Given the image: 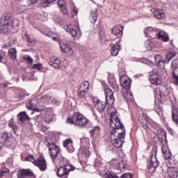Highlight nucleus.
<instances>
[{
	"label": "nucleus",
	"mask_w": 178,
	"mask_h": 178,
	"mask_svg": "<svg viewBox=\"0 0 178 178\" xmlns=\"http://www.w3.org/2000/svg\"><path fill=\"white\" fill-rule=\"evenodd\" d=\"M162 154L165 159H169L170 158H172V152L170 149H167L166 146H163L162 147Z\"/></svg>",
	"instance_id": "bb28decb"
},
{
	"label": "nucleus",
	"mask_w": 178,
	"mask_h": 178,
	"mask_svg": "<svg viewBox=\"0 0 178 178\" xmlns=\"http://www.w3.org/2000/svg\"><path fill=\"white\" fill-rule=\"evenodd\" d=\"M62 13H63V15H67V8H66V6L65 7H61V8H60Z\"/></svg>",
	"instance_id": "13d9d810"
},
{
	"label": "nucleus",
	"mask_w": 178,
	"mask_h": 178,
	"mask_svg": "<svg viewBox=\"0 0 178 178\" xmlns=\"http://www.w3.org/2000/svg\"><path fill=\"white\" fill-rule=\"evenodd\" d=\"M119 163V161H118V159H113L110 162H109V165L114 168H118V165Z\"/></svg>",
	"instance_id": "ea45409f"
},
{
	"label": "nucleus",
	"mask_w": 178,
	"mask_h": 178,
	"mask_svg": "<svg viewBox=\"0 0 178 178\" xmlns=\"http://www.w3.org/2000/svg\"><path fill=\"white\" fill-rule=\"evenodd\" d=\"M140 123H141L142 127L145 130H146V129H148L149 124H148V121H147V119L145 118L143 121H140Z\"/></svg>",
	"instance_id": "09e8293b"
},
{
	"label": "nucleus",
	"mask_w": 178,
	"mask_h": 178,
	"mask_svg": "<svg viewBox=\"0 0 178 178\" xmlns=\"http://www.w3.org/2000/svg\"><path fill=\"white\" fill-rule=\"evenodd\" d=\"M9 172V169L7 168H3L2 170L0 171V178H5V176H6V173Z\"/></svg>",
	"instance_id": "37998d69"
},
{
	"label": "nucleus",
	"mask_w": 178,
	"mask_h": 178,
	"mask_svg": "<svg viewBox=\"0 0 178 178\" xmlns=\"http://www.w3.org/2000/svg\"><path fill=\"white\" fill-rule=\"evenodd\" d=\"M18 178H35V175L30 169H22L18 172Z\"/></svg>",
	"instance_id": "4468645a"
},
{
	"label": "nucleus",
	"mask_w": 178,
	"mask_h": 178,
	"mask_svg": "<svg viewBox=\"0 0 178 178\" xmlns=\"http://www.w3.org/2000/svg\"><path fill=\"white\" fill-rule=\"evenodd\" d=\"M18 118V124H24L26 122H29L30 120V117L27 115L26 111H22L17 115Z\"/></svg>",
	"instance_id": "a211bd4d"
},
{
	"label": "nucleus",
	"mask_w": 178,
	"mask_h": 178,
	"mask_svg": "<svg viewBox=\"0 0 178 178\" xmlns=\"http://www.w3.org/2000/svg\"><path fill=\"white\" fill-rule=\"evenodd\" d=\"M105 95L106 104L108 105H113V102H115V97H113V91H112V89L106 88L105 89Z\"/></svg>",
	"instance_id": "dca6fc26"
},
{
	"label": "nucleus",
	"mask_w": 178,
	"mask_h": 178,
	"mask_svg": "<svg viewBox=\"0 0 178 178\" xmlns=\"http://www.w3.org/2000/svg\"><path fill=\"white\" fill-rule=\"evenodd\" d=\"M66 123L74 126H81L83 127L88 123V119L79 113H75L72 117L66 120Z\"/></svg>",
	"instance_id": "20e7f679"
},
{
	"label": "nucleus",
	"mask_w": 178,
	"mask_h": 178,
	"mask_svg": "<svg viewBox=\"0 0 178 178\" xmlns=\"http://www.w3.org/2000/svg\"><path fill=\"white\" fill-rule=\"evenodd\" d=\"M108 82L112 88H113L115 91H118V88H119V85H118L116 79L113 76H108Z\"/></svg>",
	"instance_id": "b1692460"
},
{
	"label": "nucleus",
	"mask_w": 178,
	"mask_h": 178,
	"mask_svg": "<svg viewBox=\"0 0 178 178\" xmlns=\"http://www.w3.org/2000/svg\"><path fill=\"white\" fill-rule=\"evenodd\" d=\"M171 69L172 71H176L178 69V58L175 59L171 63Z\"/></svg>",
	"instance_id": "58836bf2"
},
{
	"label": "nucleus",
	"mask_w": 178,
	"mask_h": 178,
	"mask_svg": "<svg viewBox=\"0 0 178 178\" xmlns=\"http://www.w3.org/2000/svg\"><path fill=\"white\" fill-rule=\"evenodd\" d=\"M120 41H118L116 42L115 44H114L111 51V54L112 56H118L119 54V51H120Z\"/></svg>",
	"instance_id": "5701e85b"
},
{
	"label": "nucleus",
	"mask_w": 178,
	"mask_h": 178,
	"mask_svg": "<svg viewBox=\"0 0 178 178\" xmlns=\"http://www.w3.org/2000/svg\"><path fill=\"white\" fill-rule=\"evenodd\" d=\"M26 106L27 109H29L30 111H34L35 108L38 106V101H37L36 97H34L33 99L30 100L26 104Z\"/></svg>",
	"instance_id": "aec40b11"
},
{
	"label": "nucleus",
	"mask_w": 178,
	"mask_h": 178,
	"mask_svg": "<svg viewBox=\"0 0 178 178\" xmlns=\"http://www.w3.org/2000/svg\"><path fill=\"white\" fill-rule=\"evenodd\" d=\"M8 56L13 60H15L17 58V51L15 48H12L8 50Z\"/></svg>",
	"instance_id": "c85d7f7f"
},
{
	"label": "nucleus",
	"mask_w": 178,
	"mask_h": 178,
	"mask_svg": "<svg viewBox=\"0 0 178 178\" xmlns=\"http://www.w3.org/2000/svg\"><path fill=\"white\" fill-rule=\"evenodd\" d=\"M154 60L157 65H159L160 63H163V58H162V56H161V55L155 56Z\"/></svg>",
	"instance_id": "a19ab883"
},
{
	"label": "nucleus",
	"mask_w": 178,
	"mask_h": 178,
	"mask_svg": "<svg viewBox=\"0 0 178 178\" xmlns=\"http://www.w3.org/2000/svg\"><path fill=\"white\" fill-rule=\"evenodd\" d=\"M145 47L148 51H151L154 48V42L151 40H147L145 42Z\"/></svg>",
	"instance_id": "72a5a7b5"
},
{
	"label": "nucleus",
	"mask_w": 178,
	"mask_h": 178,
	"mask_svg": "<svg viewBox=\"0 0 178 178\" xmlns=\"http://www.w3.org/2000/svg\"><path fill=\"white\" fill-rule=\"evenodd\" d=\"M17 19H13L12 17H10V15L8 14H4L1 18L0 24V29L1 33L3 34H6V33H9L10 30L9 29V27H15V26H17Z\"/></svg>",
	"instance_id": "7ed1b4c3"
},
{
	"label": "nucleus",
	"mask_w": 178,
	"mask_h": 178,
	"mask_svg": "<svg viewBox=\"0 0 178 178\" xmlns=\"http://www.w3.org/2000/svg\"><path fill=\"white\" fill-rule=\"evenodd\" d=\"M123 30V27L122 26H115L113 29H112V34H113L114 35H122V31Z\"/></svg>",
	"instance_id": "7c9ffc66"
},
{
	"label": "nucleus",
	"mask_w": 178,
	"mask_h": 178,
	"mask_svg": "<svg viewBox=\"0 0 178 178\" xmlns=\"http://www.w3.org/2000/svg\"><path fill=\"white\" fill-rule=\"evenodd\" d=\"M63 54H65V55H66L67 56H73L74 51H73V49L70 46L67 48Z\"/></svg>",
	"instance_id": "e433bc0d"
},
{
	"label": "nucleus",
	"mask_w": 178,
	"mask_h": 178,
	"mask_svg": "<svg viewBox=\"0 0 178 178\" xmlns=\"http://www.w3.org/2000/svg\"><path fill=\"white\" fill-rule=\"evenodd\" d=\"M32 69H36V70H38L39 72H42V63L34 64L32 66Z\"/></svg>",
	"instance_id": "a18cd8bd"
},
{
	"label": "nucleus",
	"mask_w": 178,
	"mask_h": 178,
	"mask_svg": "<svg viewBox=\"0 0 178 178\" xmlns=\"http://www.w3.org/2000/svg\"><path fill=\"white\" fill-rule=\"evenodd\" d=\"M70 47V45L67 44H60V48L62 51L63 53H64L67 49V48H69Z\"/></svg>",
	"instance_id": "8fccbe9b"
},
{
	"label": "nucleus",
	"mask_w": 178,
	"mask_h": 178,
	"mask_svg": "<svg viewBox=\"0 0 178 178\" xmlns=\"http://www.w3.org/2000/svg\"><path fill=\"white\" fill-rule=\"evenodd\" d=\"M0 144L1 145H6L7 148H12V147H13V138H12V134L7 131L3 132L0 138Z\"/></svg>",
	"instance_id": "6e6552de"
},
{
	"label": "nucleus",
	"mask_w": 178,
	"mask_h": 178,
	"mask_svg": "<svg viewBox=\"0 0 178 178\" xmlns=\"http://www.w3.org/2000/svg\"><path fill=\"white\" fill-rule=\"evenodd\" d=\"M29 5H33V3H35L38 0H29Z\"/></svg>",
	"instance_id": "0e129e2a"
},
{
	"label": "nucleus",
	"mask_w": 178,
	"mask_h": 178,
	"mask_svg": "<svg viewBox=\"0 0 178 178\" xmlns=\"http://www.w3.org/2000/svg\"><path fill=\"white\" fill-rule=\"evenodd\" d=\"M44 122L46 123H50V122H52V117L51 116H47L45 120H44Z\"/></svg>",
	"instance_id": "bf43d9fd"
},
{
	"label": "nucleus",
	"mask_w": 178,
	"mask_h": 178,
	"mask_svg": "<svg viewBox=\"0 0 178 178\" xmlns=\"http://www.w3.org/2000/svg\"><path fill=\"white\" fill-rule=\"evenodd\" d=\"M49 65L55 69H58L60 66V60L59 58H51Z\"/></svg>",
	"instance_id": "a878e982"
},
{
	"label": "nucleus",
	"mask_w": 178,
	"mask_h": 178,
	"mask_svg": "<svg viewBox=\"0 0 178 178\" xmlns=\"http://www.w3.org/2000/svg\"><path fill=\"white\" fill-rule=\"evenodd\" d=\"M149 81L152 84H154V86H159L162 83V79H161V76H159V74H158V70L153 69L152 72L149 73Z\"/></svg>",
	"instance_id": "9d476101"
},
{
	"label": "nucleus",
	"mask_w": 178,
	"mask_h": 178,
	"mask_svg": "<svg viewBox=\"0 0 178 178\" xmlns=\"http://www.w3.org/2000/svg\"><path fill=\"white\" fill-rule=\"evenodd\" d=\"M10 47H12V44H10V42H7V43L3 44L4 48H9Z\"/></svg>",
	"instance_id": "680f3d73"
},
{
	"label": "nucleus",
	"mask_w": 178,
	"mask_h": 178,
	"mask_svg": "<svg viewBox=\"0 0 178 178\" xmlns=\"http://www.w3.org/2000/svg\"><path fill=\"white\" fill-rule=\"evenodd\" d=\"M40 116H41V114L36 115L35 117V120H37V119H38V118H40Z\"/></svg>",
	"instance_id": "774afa93"
},
{
	"label": "nucleus",
	"mask_w": 178,
	"mask_h": 178,
	"mask_svg": "<svg viewBox=\"0 0 178 178\" xmlns=\"http://www.w3.org/2000/svg\"><path fill=\"white\" fill-rule=\"evenodd\" d=\"M90 90V82L85 81L82 82L77 91V95L81 99H85L87 101V97H88V93L87 92Z\"/></svg>",
	"instance_id": "423d86ee"
},
{
	"label": "nucleus",
	"mask_w": 178,
	"mask_h": 178,
	"mask_svg": "<svg viewBox=\"0 0 178 178\" xmlns=\"http://www.w3.org/2000/svg\"><path fill=\"white\" fill-rule=\"evenodd\" d=\"M98 13V10L95 9L90 10V19L91 23H95L97 22V15Z\"/></svg>",
	"instance_id": "c756f323"
},
{
	"label": "nucleus",
	"mask_w": 178,
	"mask_h": 178,
	"mask_svg": "<svg viewBox=\"0 0 178 178\" xmlns=\"http://www.w3.org/2000/svg\"><path fill=\"white\" fill-rule=\"evenodd\" d=\"M157 38H159V40H162L163 41H168L169 40V37L161 35V32L159 33Z\"/></svg>",
	"instance_id": "3c124183"
},
{
	"label": "nucleus",
	"mask_w": 178,
	"mask_h": 178,
	"mask_svg": "<svg viewBox=\"0 0 178 178\" xmlns=\"http://www.w3.org/2000/svg\"><path fill=\"white\" fill-rule=\"evenodd\" d=\"M52 40H54V41H58V37H53Z\"/></svg>",
	"instance_id": "338daca9"
},
{
	"label": "nucleus",
	"mask_w": 178,
	"mask_h": 178,
	"mask_svg": "<svg viewBox=\"0 0 178 178\" xmlns=\"http://www.w3.org/2000/svg\"><path fill=\"white\" fill-rule=\"evenodd\" d=\"M104 178H120L119 176H118V174L112 172V171H107L104 174Z\"/></svg>",
	"instance_id": "473e14b6"
},
{
	"label": "nucleus",
	"mask_w": 178,
	"mask_h": 178,
	"mask_svg": "<svg viewBox=\"0 0 178 178\" xmlns=\"http://www.w3.org/2000/svg\"><path fill=\"white\" fill-rule=\"evenodd\" d=\"M23 59L24 60H25V62H27V63H29V65H31V63L34 62V60L31 58V56L29 55H24L23 56Z\"/></svg>",
	"instance_id": "79ce46f5"
},
{
	"label": "nucleus",
	"mask_w": 178,
	"mask_h": 178,
	"mask_svg": "<svg viewBox=\"0 0 178 178\" xmlns=\"http://www.w3.org/2000/svg\"><path fill=\"white\" fill-rule=\"evenodd\" d=\"M167 173L170 178H177L178 177V170L177 168L174 167H170L167 170Z\"/></svg>",
	"instance_id": "4be33fe9"
},
{
	"label": "nucleus",
	"mask_w": 178,
	"mask_h": 178,
	"mask_svg": "<svg viewBox=\"0 0 178 178\" xmlns=\"http://www.w3.org/2000/svg\"><path fill=\"white\" fill-rule=\"evenodd\" d=\"M110 126L113 129L110 134V140L113 145L116 148H122L126 137V129L116 113L111 114Z\"/></svg>",
	"instance_id": "f257e3e1"
},
{
	"label": "nucleus",
	"mask_w": 178,
	"mask_h": 178,
	"mask_svg": "<svg viewBox=\"0 0 178 178\" xmlns=\"http://www.w3.org/2000/svg\"><path fill=\"white\" fill-rule=\"evenodd\" d=\"M123 97L126 99L127 102H134V96L130 92H124Z\"/></svg>",
	"instance_id": "cd10ccee"
},
{
	"label": "nucleus",
	"mask_w": 178,
	"mask_h": 178,
	"mask_svg": "<svg viewBox=\"0 0 178 178\" xmlns=\"http://www.w3.org/2000/svg\"><path fill=\"white\" fill-rule=\"evenodd\" d=\"M8 127L12 128V130H13L14 133H16V130H17L18 129V127L16 126V124L13 122V118H11V120L9 121Z\"/></svg>",
	"instance_id": "4c0bfd02"
},
{
	"label": "nucleus",
	"mask_w": 178,
	"mask_h": 178,
	"mask_svg": "<svg viewBox=\"0 0 178 178\" xmlns=\"http://www.w3.org/2000/svg\"><path fill=\"white\" fill-rule=\"evenodd\" d=\"M93 104L95 109H97L99 113H104V112H105V108H106L105 102L97 98H93Z\"/></svg>",
	"instance_id": "2eb2a0df"
},
{
	"label": "nucleus",
	"mask_w": 178,
	"mask_h": 178,
	"mask_svg": "<svg viewBox=\"0 0 178 178\" xmlns=\"http://www.w3.org/2000/svg\"><path fill=\"white\" fill-rule=\"evenodd\" d=\"M154 110L155 111V112H156V113H159V112H162V111H163V108L161 107V105H159V104L156 103L154 107Z\"/></svg>",
	"instance_id": "c03bdc74"
},
{
	"label": "nucleus",
	"mask_w": 178,
	"mask_h": 178,
	"mask_svg": "<svg viewBox=\"0 0 178 178\" xmlns=\"http://www.w3.org/2000/svg\"><path fill=\"white\" fill-rule=\"evenodd\" d=\"M36 99L38 101V105L39 106H43V105H45V104H47V102H49L52 98L51 95H39L36 97Z\"/></svg>",
	"instance_id": "9b49d317"
},
{
	"label": "nucleus",
	"mask_w": 178,
	"mask_h": 178,
	"mask_svg": "<svg viewBox=\"0 0 178 178\" xmlns=\"http://www.w3.org/2000/svg\"><path fill=\"white\" fill-rule=\"evenodd\" d=\"M47 147H49V154L54 165H65V163H67L68 160L60 154V148L58 145L54 143L49 142Z\"/></svg>",
	"instance_id": "f03ea898"
},
{
	"label": "nucleus",
	"mask_w": 178,
	"mask_h": 178,
	"mask_svg": "<svg viewBox=\"0 0 178 178\" xmlns=\"http://www.w3.org/2000/svg\"><path fill=\"white\" fill-rule=\"evenodd\" d=\"M99 133H101V127L99 126H95L92 130H90V134L91 138L92 139V143H94L95 137H97Z\"/></svg>",
	"instance_id": "412c9836"
},
{
	"label": "nucleus",
	"mask_w": 178,
	"mask_h": 178,
	"mask_svg": "<svg viewBox=\"0 0 178 178\" xmlns=\"http://www.w3.org/2000/svg\"><path fill=\"white\" fill-rule=\"evenodd\" d=\"M56 0H42L41 5L43 8H48L51 3L55 2Z\"/></svg>",
	"instance_id": "c9c22d12"
},
{
	"label": "nucleus",
	"mask_w": 178,
	"mask_h": 178,
	"mask_svg": "<svg viewBox=\"0 0 178 178\" xmlns=\"http://www.w3.org/2000/svg\"><path fill=\"white\" fill-rule=\"evenodd\" d=\"M120 178H133V175L129 172L124 173Z\"/></svg>",
	"instance_id": "5fc2aeb1"
},
{
	"label": "nucleus",
	"mask_w": 178,
	"mask_h": 178,
	"mask_svg": "<svg viewBox=\"0 0 178 178\" xmlns=\"http://www.w3.org/2000/svg\"><path fill=\"white\" fill-rule=\"evenodd\" d=\"M78 13H79V10L77 9V8L74 7L72 10V16H76V15H77Z\"/></svg>",
	"instance_id": "6e6d98bb"
},
{
	"label": "nucleus",
	"mask_w": 178,
	"mask_h": 178,
	"mask_svg": "<svg viewBox=\"0 0 178 178\" xmlns=\"http://www.w3.org/2000/svg\"><path fill=\"white\" fill-rule=\"evenodd\" d=\"M58 165H63V166L60 167L57 170V176L60 178H67L69 176V172H72V170H74V169H76V168L67 164V163Z\"/></svg>",
	"instance_id": "0eeeda50"
},
{
	"label": "nucleus",
	"mask_w": 178,
	"mask_h": 178,
	"mask_svg": "<svg viewBox=\"0 0 178 178\" xmlns=\"http://www.w3.org/2000/svg\"><path fill=\"white\" fill-rule=\"evenodd\" d=\"M172 83L175 86H178V79H172Z\"/></svg>",
	"instance_id": "69168bd1"
},
{
	"label": "nucleus",
	"mask_w": 178,
	"mask_h": 178,
	"mask_svg": "<svg viewBox=\"0 0 178 178\" xmlns=\"http://www.w3.org/2000/svg\"><path fill=\"white\" fill-rule=\"evenodd\" d=\"M41 111H42V109H40V108H35V109H33V112L31 113V115H33V113H37V112H41Z\"/></svg>",
	"instance_id": "e2e57ef3"
},
{
	"label": "nucleus",
	"mask_w": 178,
	"mask_h": 178,
	"mask_svg": "<svg viewBox=\"0 0 178 178\" xmlns=\"http://www.w3.org/2000/svg\"><path fill=\"white\" fill-rule=\"evenodd\" d=\"M58 5L60 9L61 8H64L65 6H66V2H65V0H59L58 1Z\"/></svg>",
	"instance_id": "864d4df0"
},
{
	"label": "nucleus",
	"mask_w": 178,
	"mask_h": 178,
	"mask_svg": "<svg viewBox=\"0 0 178 178\" xmlns=\"http://www.w3.org/2000/svg\"><path fill=\"white\" fill-rule=\"evenodd\" d=\"M25 159L29 162H33L35 166H38L41 172H45V170H47V161H45L44 157L40 156L35 160L33 155H30Z\"/></svg>",
	"instance_id": "39448f33"
},
{
	"label": "nucleus",
	"mask_w": 178,
	"mask_h": 178,
	"mask_svg": "<svg viewBox=\"0 0 178 178\" xmlns=\"http://www.w3.org/2000/svg\"><path fill=\"white\" fill-rule=\"evenodd\" d=\"M120 83L124 90H130L131 87V79L126 76H122L120 79Z\"/></svg>",
	"instance_id": "f3484780"
},
{
	"label": "nucleus",
	"mask_w": 178,
	"mask_h": 178,
	"mask_svg": "<svg viewBox=\"0 0 178 178\" xmlns=\"http://www.w3.org/2000/svg\"><path fill=\"white\" fill-rule=\"evenodd\" d=\"M158 166H159V162L158 161V159H156V156H152L150 158V163L149 165H147L148 172L154 173L156 168H158Z\"/></svg>",
	"instance_id": "f8f14e48"
},
{
	"label": "nucleus",
	"mask_w": 178,
	"mask_h": 178,
	"mask_svg": "<svg viewBox=\"0 0 178 178\" xmlns=\"http://www.w3.org/2000/svg\"><path fill=\"white\" fill-rule=\"evenodd\" d=\"M176 71H172V80H178V75L176 74Z\"/></svg>",
	"instance_id": "052dcab7"
},
{
	"label": "nucleus",
	"mask_w": 178,
	"mask_h": 178,
	"mask_svg": "<svg viewBox=\"0 0 178 178\" xmlns=\"http://www.w3.org/2000/svg\"><path fill=\"white\" fill-rule=\"evenodd\" d=\"M81 152L86 158H90V155H91V154L90 153V150H88V149L87 148L83 149L81 150Z\"/></svg>",
	"instance_id": "49530a36"
},
{
	"label": "nucleus",
	"mask_w": 178,
	"mask_h": 178,
	"mask_svg": "<svg viewBox=\"0 0 178 178\" xmlns=\"http://www.w3.org/2000/svg\"><path fill=\"white\" fill-rule=\"evenodd\" d=\"M153 15L156 19H165V13L163 12V10L157 9L154 11Z\"/></svg>",
	"instance_id": "393cba45"
},
{
	"label": "nucleus",
	"mask_w": 178,
	"mask_h": 178,
	"mask_svg": "<svg viewBox=\"0 0 178 178\" xmlns=\"http://www.w3.org/2000/svg\"><path fill=\"white\" fill-rule=\"evenodd\" d=\"M63 147H65V148H66V149L69 152H74V147H73V140H72L71 138H68L63 142Z\"/></svg>",
	"instance_id": "6ab92c4d"
},
{
	"label": "nucleus",
	"mask_w": 178,
	"mask_h": 178,
	"mask_svg": "<svg viewBox=\"0 0 178 178\" xmlns=\"http://www.w3.org/2000/svg\"><path fill=\"white\" fill-rule=\"evenodd\" d=\"M159 30L156 28L147 27L145 29V34L146 37H149L150 38H158L159 35Z\"/></svg>",
	"instance_id": "ddd939ff"
},
{
	"label": "nucleus",
	"mask_w": 178,
	"mask_h": 178,
	"mask_svg": "<svg viewBox=\"0 0 178 178\" xmlns=\"http://www.w3.org/2000/svg\"><path fill=\"white\" fill-rule=\"evenodd\" d=\"M51 104L53 105H56V106H58L60 104V99H59V97H54L51 100Z\"/></svg>",
	"instance_id": "de8ad7c7"
},
{
	"label": "nucleus",
	"mask_w": 178,
	"mask_h": 178,
	"mask_svg": "<svg viewBox=\"0 0 178 178\" xmlns=\"http://www.w3.org/2000/svg\"><path fill=\"white\" fill-rule=\"evenodd\" d=\"M64 29L73 38H80L81 37V31L79 27L69 24L64 26Z\"/></svg>",
	"instance_id": "1a4fd4ad"
},
{
	"label": "nucleus",
	"mask_w": 178,
	"mask_h": 178,
	"mask_svg": "<svg viewBox=\"0 0 178 178\" xmlns=\"http://www.w3.org/2000/svg\"><path fill=\"white\" fill-rule=\"evenodd\" d=\"M126 168V162L123 161H118V164L117 165V169L118 170H120L121 172H123L124 170V168Z\"/></svg>",
	"instance_id": "f704fd0d"
},
{
	"label": "nucleus",
	"mask_w": 178,
	"mask_h": 178,
	"mask_svg": "<svg viewBox=\"0 0 178 178\" xmlns=\"http://www.w3.org/2000/svg\"><path fill=\"white\" fill-rule=\"evenodd\" d=\"M176 55H177L176 52H173V51L168 52L165 56V62H166L167 63H169V62H170V60H172L173 58H175Z\"/></svg>",
	"instance_id": "2f4dec72"
},
{
	"label": "nucleus",
	"mask_w": 178,
	"mask_h": 178,
	"mask_svg": "<svg viewBox=\"0 0 178 178\" xmlns=\"http://www.w3.org/2000/svg\"><path fill=\"white\" fill-rule=\"evenodd\" d=\"M99 37L102 42H105L106 41H107L106 36L105 35V33H104V32H100Z\"/></svg>",
	"instance_id": "603ef678"
},
{
	"label": "nucleus",
	"mask_w": 178,
	"mask_h": 178,
	"mask_svg": "<svg viewBox=\"0 0 178 178\" xmlns=\"http://www.w3.org/2000/svg\"><path fill=\"white\" fill-rule=\"evenodd\" d=\"M6 53L3 51H0V63L2 62L3 57H5Z\"/></svg>",
	"instance_id": "4d7b16f0"
}]
</instances>
